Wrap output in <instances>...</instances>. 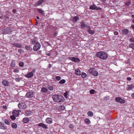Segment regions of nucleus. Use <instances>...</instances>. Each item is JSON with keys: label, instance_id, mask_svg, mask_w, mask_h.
I'll return each mask as SVG.
<instances>
[{"label": "nucleus", "instance_id": "0eeeda50", "mask_svg": "<svg viewBox=\"0 0 134 134\" xmlns=\"http://www.w3.org/2000/svg\"><path fill=\"white\" fill-rule=\"evenodd\" d=\"M115 99L116 102L121 103H124L125 102V100L122 99L119 97H116Z\"/></svg>", "mask_w": 134, "mask_h": 134}, {"label": "nucleus", "instance_id": "3c124183", "mask_svg": "<svg viewBox=\"0 0 134 134\" xmlns=\"http://www.w3.org/2000/svg\"><path fill=\"white\" fill-rule=\"evenodd\" d=\"M14 72L15 73H18L19 72V70L18 69H16L14 70Z\"/></svg>", "mask_w": 134, "mask_h": 134}, {"label": "nucleus", "instance_id": "13d9d810", "mask_svg": "<svg viewBox=\"0 0 134 134\" xmlns=\"http://www.w3.org/2000/svg\"><path fill=\"white\" fill-rule=\"evenodd\" d=\"M13 13H16V10L15 9H13Z\"/></svg>", "mask_w": 134, "mask_h": 134}, {"label": "nucleus", "instance_id": "393cba45", "mask_svg": "<svg viewBox=\"0 0 134 134\" xmlns=\"http://www.w3.org/2000/svg\"><path fill=\"white\" fill-rule=\"evenodd\" d=\"M4 121L5 124L8 125H9L10 124V122L9 120L6 119H4Z\"/></svg>", "mask_w": 134, "mask_h": 134}, {"label": "nucleus", "instance_id": "2f4dec72", "mask_svg": "<svg viewBox=\"0 0 134 134\" xmlns=\"http://www.w3.org/2000/svg\"><path fill=\"white\" fill-rule=\"evenodd\" d=\"M65 80L64 79H62L59 82V83L60 84H64L65 82Z\"/></svg>", "mask_w": 134, "mask_h": 134}, {"label": "nucleus", "instance_id": "4468645a", "mask_svg": "<svg viewBox=\"0 0 134 134\" xmlns=\"http://www.w3.org/2000/svg\"><path fill=\"white\" fill-rule=\"evenodd\" d=\"M134 87V86L132 84L128 85L127 86L126 89L127 90H131Z\"/></svg>", "mask_w": 134, "mask_h": 134}, {"label": "nucleus", "instance_id": "603ef678", "mask_svg": "<svg viewBox=\"0 0 134 134\" xmlns=\"http://www.w3.org/2000/svg\"><path fill=\"white\" fill-rule=\"evenodd\" d=\"M130 27L132 28L134 30V25L132 24Z\"/></svg>", "mask_w": 134, "mask_h": 134}, {"label": "nucleus", "instance_id": "338daca9", "mask_svg": "<svg viewBox=\"0 0 134 134\" xmlns=\"http://www.w3.org/2000/svg\"><path fill=\"white\" fill-rule=\"evenodd\" d=\"M37 19H39V17L38 16H37Z\"/></svg>", "mask_w": 134, "mask_h": 134}, {"label": "nucleus", "instance_id": "a18cd8bd", "mask_svg": "<svg viewBox=\"0 0 134 134\" xmlns=\"http://www.w3.org/2000/svg\"><path fill=\"white\" fill-rule=\"evenodd\" d=\"M130 41L132 42H134V38L132 37L130 39Z\"/></svg>", "mask_w": 134, "mask_h": 134}, {"label": "nucleus", "instance_id": "58836bf2", "mask_svg": "<svg viewBox=\"0 0 134 134\" xmlns=\"http://www.w3.org/2000/svg\"><path fill=\"white\" fill-rule=\"evenodd\" d=\"M42 128L44 129H47L48 127L46 125L42 123Z\"/></svg>", "mask_w": 134, "mask_h": 134}, {"label": "nucleus", "instance_id": "8fccbe9b", "mask_svg": "<svg viewBox=\"0 0 134 134\" xmlns=\"http://www.w3.org/2000/svg\"><path fill=\"white\" fill-rule=\"evenodd\" d=\"M15 80L17 82H19L20 80V79L19 78H17L15 79Z\"/></svg>", "mask_w": 134, "mask_h": 134}, {"label": "nucleus", "instance_id": "a211bd4d", "mask_svg": "<svg viewBox=\"0 0 134 134\" xmlns=\"http://www.w3.org/2000/svg\"><path fill=\"white\" fill-rule=\"evenodd\" d=\"M32 113L29 110H27L25 111L24 113V115L26 116H28L31 115L32 114Z\"/></svg>", "mask_w": 134, "mask_h": 134}, {"label": "nucleus", "instance_id": "20e7f679", "mask_svg": "<svg viewBox=\"0 0 134 134\" xmlns=\"http://www.w3.org/2000/svg\"><path fill=\"white\" fill-rule=\"evenodd\" d=\"M18 107L20 109H25L26 108V105L24 103L20 102L18 104Z\"/></svg>", "mask_w": 134, "mask_h": 134}, {"label": "nucleus", "instance_id": "5fc2aeb1", "mask_svg": "<svg viewBox=\"0 0 134 134\" xmlns=\"http://www.w3.org/2000/svg\"><path fill=\"white\" fill-rule=\"evenodd\" d=\"M127 79L129 81H130L131 80V78L130 77H127Z\"/></svg>", "mask_w": 134, "mask_h": 134}, {"label": "nucleus", "instance_id": "5701e85b", "mask_svg": "<svg viewBox=\"0 0 134 134\" xmlns=\"http://www.w3.org/2000/svg\"><path fill=\"white\" fill-rule=\"evenodd\" d=\"M87 114L88 115L92 117L93 115V113L91 111H88L87 112Z\"/></svg>", "mask_w": 134, "mask_h": 134}, {"label": "nucleus", "instance_id": "a19ab883", "mask_svg": "<svg viewBox=\"0 0 134 134\" xmlns=\"http://www.w3.org/2000/svg\"><path fill=\"white\" fill-rule=\"evenodd\" d=\"M8 82L7 80H3L2 82V84H8Z\"/></svg>", "mask_w": 134, "mask_h": 134}, {"label": "nucleus", "instance_id": "79ce46f5", "mask_svg": "<svg viewBox=\"0 0 134 134\" xmlns=\"http://www.w3.org/2000/svg\"><path fill=\"white\" fill-rule=\"evenodd\" d=\"M55 79L58 81L60 80L61 79V77L59 76H57L55 77Z\"/></svg>", "mask_w": 134, "mask_h": 134}, {"label": "nucleus", "instance_id": "e433bc0d", "mask_svg": "<svg viewBox=\"0 0 134 134\" xmlns=\"http://www.w3.org/2000/svg\"><path fill=\"white\" fill-rule=\"evenodd\" d=\"M95 90H91L90 91V93L91 94H93L94 93Z\"/></svg>", "mask_w": 134, "mask_h": 134}, {"label": "nucleus", "instance_id": "864d4df0", "mask_svg": "<svg viewBox=\"0 0 134 134\" xmlns=\"http://www.w3.org/2000/svg\"><path fill=\"white\" fill-rule=\"evenodd\" d=\"M114 34L115 35H118V32L115 31L114 32Z\"/></svg>", "mask_w": 134, "mask_h": 134}, {"label": "nucleus", "instance_id": "e2e57ef3", "mask_svg": "<svg viewBox=\"0 0 134 134\" xmlns=\"http://www.w3.org/2000/svg\"><path fill=\"white\" fill-rule=\"evenodd\" d=\"M38 21L36 20V23L35 24L36 25H37L38 24Z\"/></svg>", "mask_w": 134, "mask_h": 134}, {"label": "nucleus", "instance_id": "4be33fe9", "mask_svg": "<svg viewBox=\"0 0 134 134\" xmlns=\"http://www.w3.org/2000/svg\"><path fill=\"white\" fill-rule=\"evenodd\" d=\"M23 121L24 123H27L29 121V119L27 118L26 117L23 119Z\"/></svg>", "mask_w": 134, "mask_h": 134}, {"label": "nucleus", "instance_id": "f257e3e1", "mask_svg": "<svg viewBox=\"0 0 134 134\" xmlns=\"http://www.w3.org/2000/svg\"><path fill=\"white\" fill-rule=\"evenodd\" d=\"M96 56L97 57L103 60L106 59L108 56L106 53L103 51H99L97 52L96 54Z\"/></svg>", "mask_w": 134, "mask_h": 134}, {"label": "nucleus", "instance_id": "7ed1b4c3", "mask_svg": "<svg viewBox=\"0 0 134 134\" xmlns=\"http://www.w3.org/2000/svg\"><path fill=\"white\" fill-rule=\"evenodd\" d=\"M88 72L94 76H97L98 75V72L93 68H91L88 70Z\"/></svg>", "mask_w": 134, "mask_h": 134}, {"label": "nucleus", "instance_id": "c756f323", "mask_svg": "<svg viewBox=\"0 0 134 134\" xmlns=\"http://www.w3.org/2000/svg\"><path fill=\"white\" fill-rule=\"evenodd\" d=\"M87 75L84 72H82L81 74V77L83 78H85L86 77Z\"/></svg>", "mask_w": 134, "mask_h": 134}, {"label": "nucleus", "instance_id": "ddd939ff", "mask_svg": "<svg viewBox=\"0 0 134 134\" xmlns=\"http://www.w3.org/2000/svg\"><path fill=\"white\" fill-rule=\"evenodd\" d=\"M13 47H16L18 48H20L21 47V45L19 43H15L12 44Z\"/></svg>", "mask_w": 134, "mask_h": 134}, {"label": "nucleus", "instance_id": "f704fd0d", "mask_svg": "<svg viewBox=\"0 0 134 134\" xmlns=\"http://www.w3.org/2000/svg\"><path fill=\"white\" fill-rule=\"evenodd\" d=\"M10 118L12 120H14L16 119L15 116L14 115H11L10 116Z\"/></svg>", "mask_w": 134, "mask_h": 134}, {"label": "nucleus", "instance_id": "72a5a7b5", "mask_svg": "<svg viewBox=\"0 0 134 134\" xmlns=\"http://www.w3.org/2000/svg\"><path fill=\"white\" fill-rule=\"evenodd\" d=\"M47 89L45 87L42 88V92H47Z\"/></svg>", "mask_w": 134, "mask_h": 134}, {"label": "nucleus", "instance_id": "c85d7f7f", "mask_svg": "<svg viewBox=\"0 0 134 134\" xmlns=\"http://www.w3.org/2000/svg\"><path fill=\"white\" fill-rule=\"evenodd\" d=\"M36 40L35 39H32L31 41V43L32 44H35L36 42Z\"/></svg>", "mask_w": 134, "mask_h": 134}, {"label": "nucleus", "instance_id": "dca6fc26", "mask_svg": "<svg viewBox=\"0 0 134 134\" xmlns=\"http://www.w3.org/2000/svg\"><path fill=\"white\" fill-rule=\"evenodd\" d=\"M88 28H89L87 30V31L90 34H94V31L93 30H91L90 29H91L90 27L88 26Z\"/></svg>", "mask_w": 134, "mask_h": 134}, {"label": "nucleus", "instance_id": "b1692460", "mask_svg": "<svg viewBox=\"0 0 134 134\" xmlns=\"http://www.w3.org/2000/svg\"><path fill=\"white\" fill-rule=\"evenodd\" d=\"M69 93V91H66L64 93V96L65 98H68Z\"/></svg>", "mask_w": 134, "mask_h": 134}, {"label": "nucleus", "instance_id": "ea45409f", "mask_svg": "<svg viewBox=\"0 0 134 134\" xmlns=\"http://www.w3.org/2000/svg\"><path fill=\"white\" fill-rule=\"evenodd\" d=\"M131 4V3L129 1H128L125 3V5L126 6H128Z\"/></svg>", "mask_w": 134, "mask_h": 134}, {"label": "nucleus", "instance_id": "09e8293b", "mask_svg": "<svg viewBox=\"0 0 134 134\" xmlns=\"http://www.w3.org/2000/svg\"><path fill=\"white\" fill-rule=\"evenodd\" d=\"M37 10L39 13L41 14H42V10L41 9H38Z\"/></svg>", "mask_w": 134, "mask_h": 134}, {"label": "nucleus", "instance_id": "6e6552de", "mask_svg": "<svg viewBox=\"0 0 134 134\" xmlns=\"http://www.w3.org/2000/svg\"><path fill=\"white\" fill-rule=\"evenodd\" d=\"M21 111L20 110H14L12 112V114L13 115H15V116L17 117L20 115L19 112Z\"/></svg>", "mask_w": 134, "mask_h": 134}, {"label": "nucleus", "instance_id": "4c0bfd02", "mask_svg": "<svg viewBox=\"0 0 134 134\" xmlns=\"http://www.w3.org/2000/svg\"><path fill=\"white\" fill-rule=\"evenodd\" d=\"M24 64L23 62H20L19 63V65L21 67H22L24 66Z\"/></svg>", "mask_w": 134, "mask_h": 134}, {"label": "nucleus", "instance_id": "f8f14e48", "mask_svg": "<svg viewBox=\"0 0 134 134\" xmlns=\"http://www.w3.org/2000/svg\"><path fill=\"white\" fill-rule=\"evenodd\" d=\"M33 76V73L32 72H30L28 73L25 76L27 78H31Z\"/></svg>", "mask_w": 134, "mask_h": 134}, {"label": "nucleus", "instance_id": "1a4fd4ad", "mask_svg": "<svg viewBox=\"0 0 134 134\" xmlns=\"http://www.w3.org/2000/svg\"><path fill=\"white\" fill-rule=\"evenodd\" d=\"M69 59L75 62H79L80 61L79 59L74 57H69Z\"/></svg>", "mask_w": 134, "mask_h": 134}, {"label": "nucleus", "instance_id": "680f3d73", "mask_svg": "<svg viewBox=\"0 0 134 134\" xmlns=\"http://www.w3.org/2000/svg\"><path fill=\"white\" fill-rule=\"evenodd\" d=\"M36 70L35 69H34L32 70V72H35Z\"/></svg>", "mask_w": 134, "mask_h": 134}, {"label": "nucleus", "instance_id": "a878e982", "mask_svg": "<svg viewBox=\"0 0 134 134\" xmlns=\"http://www.w3.org/2000/svg\"><path fill=\"white\" fill-rule=\"evenodd\" d=\"M25 48L28 51H31L32 50L30 46H27L25 47Z\"/></svg>", "mask_w": 134, "mask_h": 134}, {"label": "nucleus", "instance_id": "0e129e2a", "mask_svg": "<svg viewBox=\"0 0 134 134\" xmlns=\"http://www.w3.org/2000/svg\"><path fill=\"white\" fill-rule=\"evenodd\" d=\"M47 55L48 56H49L51 54L50 53H49L47 54Z\"/></svg>", "mask_w": 134, "mask_h": 134}, {"label": "nucleus", "instance_id": "4d7b16f0", "mask_svg": "<svg viewBox=\"0 0 134 134\" xmlns=\"http://www.w3.org/2000/svg\"><path fill=\"white\" fill-rule=\"evenodd\" d=\"M131 96L132 98H134V93H133L131 94Z\"/></svg>", "mask_w": 134, "mask_h": 134}, {"label": "nucleus", "instance_id": "c9c22d12", "mask_svg": "<svg viewBox=\"0 0 134 134\" xmlns=\"http://www.w3.org/2000/svg\"><path fill=\"white\" fill-rule=\"evenodd\" d=\"M129 47L134 50V44L131 43L130 44V45Z\"/></svg>", "mask_w": 134, "mask_h": 134}, {"label": "nucleus", "instance_id": "cd10ccee", "mask_svg": "<svg viewBox=\"0 0 134 134\" xmlns=\"http://www.w3.org/2000/svg\"><path fill=\"white\" fill-rule=\"evenodd\" d=\"M11 126L14 129H15L17 127V124L15 123H13L12 124Z\"/></svg>", "mask_w": 134, "mask_h": 134}, {"label": "nucleus", "instance_id": "69168bd1", "mask_svg": "<svg viewBox=\"0 0 134 134\" xmlns=\"http://www.w3.org/2000/svg\"><path fill=\"white\" fill-rule=\"evenodd\" d=\"M5 86H8V84H3Z\"/></svg>", "mask_w": 134, "mask_h": 134}, {"label": "nucleus", "instance_id": "f3484780", "mask_svg": "<svg viewBox=\"0 0 134 134\" xmlns=\"http://www.w3.org/2000/svg\"><path fill=\"white\" fill-rule=\"evenodd\" d=\"M75 74L77 75H81V71L79 69H76L75 71Z\"/></svg>", "mask_w": 134, "mask_h": 134}, {"label": "nucleus", "instance_id": "37998d69", "mask_svg": "<svg viewBox=\"0 0 134 134\" xmlns=\"http://www.w3.org/2000/svg\"><path fill=\"white\" fill-rule=\"evenodd\" d=\"M48 87V89L52 91V90L53 89V87L52 86H49Z\"/></svg>", "mask_w": 134, "mask_h": 134}, {"label": "nucleus", "instance_id": "49530a36", "mask_svg": "<svg viewBox=\"0 0 134 134\" xmlns=\"http://www.w3.org/2000/svg\"><path fill=\"white\" fill-rule=\"evenodd\" d=\"M18 52L20 53H22L23 52V49H20L18 50Z\"/></svg>", "mask_w": 134, "mask_h": 134}, {"label": "nucleus", "instance_id": "2eb2a0df", "mask_svg": "<svg viewBox=\"0 0 134 134\" xmlns=\"http://www.w3.org/2000/svg\"><path fill=\"white\" fill-rule=\"evenodd\" d=\"M129 32L128 30L127 29H124L122 30V34L124 35H126Z\"/></svg>", "mask_w": 134, "mask_h": 134}, {"label": "nucleus", "instance_id": "bb28decb", "mask_svg": "<svg viewBox=\"0 0 134 134\" xmlns=\"http://www.w3.org/2000/svg\"><path fill=\"white\" fill-rule=\"evenodd\" d=\"M11 66L12 67H15V62L14 60H12L10 64Z\"/></svg>", "mask_w": 134, "mask_h": 134}, {"label": "nucleus", "instance_id": "bf43d9fd", "mask_svg": "<svg viewBox=\"0 0 134 134\" xmlns=\"http://www.w3.org/2000/svg\"><path fill=\"white\" fill-rule=\"evenodd\" d=\"M57 34V32H55L54 33V35L55 36H56Z\"/></svg>", "mask_w": 134, "mask_h": 134}, {"label": "nucleus", "instance_id": "39448f33", "mask_svg": "<svg viewBox=\"0 0 134 134\" xmlns=\"http://www.w3.org/2000/svg\"><path fill=\"white\" fill-rule=\"evenodd\" d=\"M90 9L93 10H101L102 8L99 7H97L94 4H93L92 5L90 6Z\"/></svg>", "mask_w": 134, "mask_h": 134}, {"label": "nucleus", "instance_id": "9b49d317", "mask_svg": "<svg viewBox=\"0 0 134 134\" xmlns=\"http://www.w3.org/2000/svg\"><path fill=\"white\" fill-rule=\"evenodd\" d=\"M7 126L4 125V124L2 122H0V129L3 130H5L7 129Z\"/></svg>", "mask_w": 134, "mask_h": 134}, {"label": "nucleus", "instance_id": "774afa93", "mask_svg": "<svg viewBox=\"0 0 134 134\" xmlns=\"http://www.w3.org/2000/svg\"><path fill=\"white\" fill-rule=\"evenodd\" d=\"M41 91H42V88L41 89Z\"/></svg>", "mask_w": 134, "mask_h": 134}, {"label": "nucleus", "instance_id": "de8ad7c7", "mask_svg": "<svg viewBox=\"0 0 134 134\" xmlns=\"http://www.w3.org/2000/svg\"><path fill=\"white\" fill-rule=\"evenodd\" d=\"M69 128L71 129H73L74 127V126L73 124H70L69 126Z\"/></svg>", "mask_w": 134, "mask_h": 134}, {"label": "nucleus", "instance_id": "052dcab7", "mask_svg": "<svg viewBox=\"0 0 134 134\" xmlns=\"http://www.w3.org/2000/svg\"><path fill=\"white\" fill-rule=\"evenodd\" d=\"M39 126L41 127H42V123H41L38 124Z\"/></svg>", "mask_w": 134, "mask_h": 134}, {"label": "nucleus", "instance_id": "9d476101", "mask_svg": "<svg viewBox=\"0 0 134 134\" xmlns=\"http://www.w3.org/2000/svg\"><path fill=\"white\" fill-rule=\"evenodd\" d=\"M33 95V92L30 91L26 93V96L28 98H30L32 97Z\"/></svg>", "mask_w": 134, "mask_h": 134}, {"label": "nucleus", "instance_id": "7c9ffc66", "mask_svg": "<svg viewBox=\"0 0 134 134\" xmlns=\"http://www.w3.org/2000/svg\"><path fill=\"white\" fill-rule=\"evenodd\" d=\"M85 122L87 124H90L91 122L88 119H86L85 120Z\"/></svg>", "mask_w": 134, "mask_h": 134}, {"label": "nucleus", "instance_id": "6ab92c4d", "mask_svg": "<svg viewBox=\"0 0 134 134\" xmlns=\"http://www.w3.org/2000/svg\"><path fill=\"white\" fill-rule=\"evenodd\" d=\"M52 119L50 118H47L46 120V122L48 124H50L52 123Z\"/></svg>", "mask_w": 134, "mask_h": 134}, {"label": "nucleus", "instance_id": "aec40b11", "mask_svg": "<svg viewBox=\"0 0 134 134\" xmlns=\"http://www.w3.org/2000/svg\"><path fill=\"white\" fill-rule=\"evenodd\" d=\"M79 19V17L78 16H76L74 17L72 19V21L74 22H75L77 21Z\"/></svg>", "mask_w": 134, "mask_h": 134}, {"label": "nucleus", "instance_id": "412c9836", "mask_svg": "<svg viewBox=\"0 0 134 134\" xmlns=\"http://www.w3.org/2000/svg\"><path fill=\"white\" fill-rule=\"evenodd\" d=\"M81 28L82 29H84L85 27L87 26V25L86 24H85L84 22H81Z\"/></svg>", "mask_w": 134, "mask_h": 134}, {"label": "nucleus", "instance_id": "473e14b6", "mask_svg": "<svg viewBox=\"0 0 134 134\" xmlns=\"http://www.w3.org/2000/svg\"><path fill=\"white\" fill-rule=\"evenodd\" d=\"M42 3V0H40L39 1L36 3V5L38 6L40 5Z\"/></svg>", "mask_w": 134, "mask_h": 134}, {"label": "nucleus", "instance_id": "6e6d98bb", "mask_svg": "<svg viewBox=\"0 0 134 134\" xmlns=\"http://www.w3.org/2000/svg\"><path fill=\"white\" fill-rule=\"evenodd\" d=\"M132 16L133 18H134V15H132ZM132 20V22L134 24V19L133 20Z\"/></svg>", "mask_w": 134, "mask_h": 134}, {"label": "nucleus", "instance_id": "c03bdc74", "mask_svg": "<svg viewBox=\"0 0 134 134\" xmlns=\"http://www.w3.org/2000/svg\"><path fill=\"white\" fill-rule=\"evenodd\" d=\"M65 109V107L64 105L61 106L60 108V109L62 110H64Z\"/></svg>", "mask_w": 134, "mask_h": 134}, {"label": "nucleus", "instance_id": "423d86ee", "mask_svg": "<svg viewBox=\"0 0 134 134\" xmlns=\"http://www.w3.org/2000/svg\"><path fill=\"white\" fill-rule=\"evenodd\" d=\"M40 47V44L38 42H37L33 47V50L34 51H37L39 49Z\"/></svg>", "mask_w": 134, "mask_h": 134}, {"label": "nucleus", "instance_id": "f03ea898", "mask_svg": "<svg viewBox=\"0 0 134 134\" xmlns=\"http://www.w3.org/2000/svg\"><path fill=\"white\" fill-rule=\"evenodd\" d=\"M52 98L54 101L57 102H63L64 100V98L63 97L57 95H53Z\"/></svg>", "mask_w": 134, "mask_h": 134}]
</instances>
